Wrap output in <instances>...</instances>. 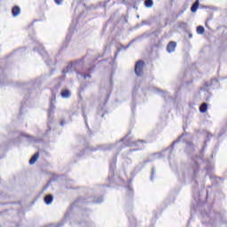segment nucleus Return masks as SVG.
<instances>
[{"label": "nucleus", "instance_id": "obj_45", "mask_svg": "<svg viewBox=\"0 0 227 227\" xmlns=\"http://www.w3.org/2000/svg\"><path fill=\"white\" fill-rule=\"evenodd\" d=\"M120 51V49L117 51V52L115 53V56H118V52Z\"/></svg>", "mask_w": 227, "mask_h": 227}, {"label": "nucleus", "instance_id": "obj_25", "mask_svg": "<svg viewBox=\"0 0 227 227\" xmlns=\"http://www.w3.org/2000/svg\"><path fill=\"white\" fill-rule=\"evenodd\" d=\"M155 176V167L152 168L151 170V180L153 181V176Z\"/></svg>", "mask_w": 227, "mask_h": 227}, {"label": "nucleus", "instance_id": "obj_29", "mask_svg": "<svg viewBox=\"0 0 227 227\" xmlns=\"http://www.w3.org/2000/svg\"><path fill=\"white\" fill-rule=\"evenodd\" d=\"M83 117H84V121H85V125H86L87 129H89V131L90 132V126L88 125V118L86 117V114H83Z\"/></svg>", "mask_w": 227, "mask_h": 227}, {"label": "nucleus", "instance_id": "obj_19", "mask_svg": "<svg viewBox=\"0 0 227 227\" xmlns=\"http://www.w3.org/2000/svg\"><path fill=\"white\" fill-rule=\"evenodd\" d=\"M103 201H104L103 197H98V198H94L92 201H89V203H102Z\"/></svg>", "mask_w": 227, "mask_h": 227}, {"label": "nucleus", "instance_id": "obj_15", "mask_svg": "<svg viewBox=\"0 0 227 227\" xmlns=\"http://www.w3.org/2000/svg\"><path fill=\"white\" fill-rule=\"evenodd\" d=\"M213 137H214V135H212V133L207 132V134H206V140L204 142L205 145H204L202 150H205V147L207 146V143H208V141H210V138Z\"/></svg>", "mask_w": 227, "mask_h": 227}, {"label": "nucleus", "instance_id": "obj_36", "mask_svg": "<svg viewBox=\"0 0 227 227\" xmlns=\"http://www.w3.org/2000/svg\"><path fill=\"white\" fill-rule=\"evenodd\" d=\"M128 192L129 194H132V188L130 186H128Z\"/></svg>", "mask_w": 227, "mask_h": 227}, {"label": "nucleus", "instance_id": "obj_48", "mask_svg": "<svg viewBox=\"0 0 227 227\" xmlns=\"http://www.w3.org/2000/svg\"><path fill=\"white\" fill-rule=\"evenodd\" d=\"M208 8H210L211 10H214V7H208Z\"/></svg>", "mask_w": 227, "mask_h": 227}, {"label": "nucleus", "instance_id": "obj_8", "mask_svg": "<svg viewBox=\"0 0 227 227\" xmlns=\"http://www.w3.org/2000/svg\"><path fill=\"white\" fill-rule=\"evenodd\" d=\"M175 49H176V42L170 41L167 45V52L171 54V52H175Z\"/></svg>", "mask_w": 227, "mask_h": 227}, {"label": "nucleus", "instance_id": "obj_12", "mask_svg": "<svg viewBox=\"0 0 227 227\" xmlns=\"http://www.w3.org/2000/svg\"><path fill=\"white\" fill-rule=\"evenodd\" d=\"M54 200V196L49 194L44 197V202L46 205H51L52 203V200Z\"/></svg>", "mask_w": 227, "mask_h": 227}, {"label": "nucleus", "instance_id": "obj_46", "mask_svg": "<svg viewBox=\"0 0 227 227\" xmlns=\"http://www.w3.org/2000/svg\"><path fill=\"white\" fill-rule=\"evenodd\" d=\"M143 24H146V21H142Z\"/></svg>", "mask_w": 227, "mask_h": 227}, {"label": "nucleus", "instance_id": "obj_5", "mask_svg": "<svg viewBox=\"0 0 227 227\" xmlns=\"http://www.w3.org/2000/svg\"><path fill=\"white\" fill-rule=\"evenodd\" d=\"M54 102H56V92H51V98L50 101V108L48 110V118L51 120V115L54 114V109H56V106H54Z\"/></svg>", "mask_w": 227, "mask_h": 227}, {"label": "nucleus", "instance_id": "obj_43", "mask_svg": "<svg viewBox=\"0 0 227 227\" xmlns=\"http://www.w3.org/2000/svg\"><path fill=\"white\" fill-rule=\"evenodd\" d=\"M104 116H106V114H101V118H104Z\"/></svg>", "mask_w": 227, "mask_h": 227}, {"label": "nucleus", "instance_id": "obj_18", "mask_svg": "<svg viewBox=\"0 0 227 227\" xmlns=\"http://www.w3.org/2000/svg\"><path fill=\"white\" fill-rule=\"evenodd\" d=\"M208 109V106L207 105V103H203L200 106V111L201 113H207V110Z\"/></svg>", "mask_w": 227, "mask_h": 227}, {"label": "nucleus", "instance_id": "obj_34", "mask_svg": "<svg viewBox=\"0 0 227 227\" xmlns=\"http://www.w3.org/2000/svg\"><path fill=\"white\" fill-rule=\"evenodd\" d=\"M56 4H61L63 3V0H55Z\"/></svg>", "mask_w": 227, "mask_h": 227}, {"label": "nucleus", "instance_id": "obj_42", "mask_svg": "<svg viewBox=\"0 0 227 227\" xmlns=\"http://www.w3.org/2000/svg\"><path fill=\"white\" fill-rule=\"evenodd\" d=\"M189 38H192V34H189Z\"/></svg>", "mask_w": 227, "mask_h": 227}, {"label": "nucleus", "instance_id": "obj_6", "mask_svg": "<svg viewBox=\"0 0 227 227\" xmlns=\"http://www.w3.org/2000/svg\"><path fill=\"white\" fill-rule=\"evenodd\" d=\"M145 67V61L138 60L135 65V74L137 77H141L143 75V68Z\"/></svg>", "mask_w": 227, "mask_h": 227}, {"label": "nucleus", "instance_id": "obj_38", "mask_svg": "<svg viewBox=\"0 0 227 227\" xmlns=\"http://www.w3.org/2000/svg\"><path fill=\"white\" fill-rule=\"evenodd\" d=\"M48 129L46 130V134H48V132H51V126L48 125Z\"/></svg>", "mask_w": 227, "mask_h": 227}, {"label": "nucleus", "instance_id": "obj_10", "mask_svg": "<svg viewBox=\"0 0 227 227\" xmlns=\"http://www.w3.org/2000/svg\"><path fill=\"white\" fill-rule=\"evenodd\" d=\"M12 17H19V15H20V7H19V5H15L12 9Z\"/></svg>", "mask_w": 227, "mask_h": 227}, {"label": "nucleus", "instance_id": "obj_11", "mask_svg": "<svg viewBox=\"0 0 227 227\" xmlns=\"http://www.w3.org/2000/svg\"><path fill=\"white\" fill-rule=\"evenodd\" d=\"M40 157V153H35L31 159L29 160V164L33 165L38 160V158Z\"/></svg>", "mask_w": 227, "mask_h": 227}, {"label": "nucleus", "instance_id": "obj_17", "mask_svg": "<svg viewBox=\"0 0 227 227\" xmlns=\"http://www.w3.org/2000/svg\"><path fill=\"white\" fill-rule=\"evenodd\" d=\"M144 4L145 8H152L153 6V0H145Z\"/></svg>", "mask_w": 227, "mask_h": 227}, {"label": "nucleus", "instance_id": "obj_24", "mask_svg": "<svg viewBox=\"0 0 227 227\" xmlns=\"http://www.w3.org/2000/svg\"><path fill=\"white\" fill-rule=\"evenodd\" d=\"M94 71H95V65L90 66V67L87 69V72H88L89 74H92V72H94Z\"/></svg>", "mask_w": 227, "mask_h": 227}, {"label": "nucleus", "instance_id": "obj_2", "mask_svg": "<svg viewBox=\"0 0 227 227\" xmlns=\"http://www.w3.org/2000/svg\"><path fill=\"white\" fill-rule=\"evenodd\" d=\"M82 67H84V58H82L80 60H76L74 62H71L70 64H68L67 66V67L65 69H63V74H68V72H72V68H74V71L76 72L77 75H78V79L79 77H83V79H91V74H84V73H81L80 70L82 69Z\"/></svg>", "mask_w": 227, "mask_h": 227}, {"label": "nucleus", "instance_id": "obj_26", "mask_svg": "<svg viewBox=\"0 0 227 227\" xmlns=\"http://www.w3.org/2000/svg\"><path fill=\"white\" fill-rule=\"evenodd\" d=\"M109 1H111V0L100 2L99 5L102 6L103 8H106V6H107V3H109Z\"/></svg>", "mask_w": 227, "mask_h": 227}, {"label": "nucleus", "instance_id": "obj_3", "mask_svg": "<svg viewBox=\"0 0 227 227\" xmlns=\"http://www.w3.org/2000/svg\"><path fill=\"white\" fill-rule=\"evenodd\" d=\"M203 224H214L215 221H222L223 215L221 213L210 211L209 213H201Z\"/></svg>", "mask_w": 227, "mask_h": 227}, {"label": "nucleus", "instance_id": "obj_47", "mask_svg": "<svg viewBox=\"0 0 227 227\" xmlns=\"http://www.w3.org/2000/svg\"><path fill=\"white\" fill-rule=\"evenodd\" d=\"M123 4H125V0H122Z\"/></svg>", "mask_w": 227, "mask_h": 227}, {"label": "nucleus", "instance_id": "obj_28", "mask_svg": "<svg viewBox=\"0 0 227 227\" xmlns=\"http://www.w3.org/2000/svg\"><path fill=\"white\" fill-rule=\"evenodd\" d=\"M199 168H200V164L198 163L197 160H195V168H194V169H193L194 175H196L197 169H198Z\"/></svg>", "mask_w": 227, "mask_h": 227}, {"label": "nucleus", "instance_id": "obj_41", "mask_svg": "<svg viewBox=\"0 0 227 227\" xmlns=\"http://www.w3.org/2000/svg\"><path fill=\"white\" fill-rule=\"evenodd\" d=\"M194 186L198 187V182L194 181Z\"/></svg>", "mask_w": 227, "mask_h": 227}, {"label": "nucleus", "instance_id": "obj_35", "mask_svg": "<svg viewBox=\"0 0 227 227\" xmlns=\"http://www.w3.org/2000/svg\"><path fill=\"white\" fill-rule=\"evenodd\" d=\"M65 123H67V121H66L65 120H62V121H60L61 127L65 126Z\"/></svg>", "mask_w": 227, "mask_h": 227}, {"label": "nucleus", "instance_id": "obj_1", "mask_svg": "<svg viewBox=\"0 0 227 227\" xmlns=\"http://www.w3.org/2000/svg\"><path fill=\"white\" fill-rule=\"evenodd\" d=\"M129 136H130V131L124 137L121 138L119 142L115 144H106L102 145H98L96 148L92 149V152H97V150H100L101 152H107L109 150H113V148H116V146L120 145V143H124L123 145L117 146L116 155H118V153H120V152H121V150H123L125 146H132L133 145L135 146H137V142H133L130 137H129Z\"/></svg>", "mask_w": 227, "mask_h": 227}, {"label": "nucleus", "instance_id": "obj_14", "mask_svg": "<svg viewBox=\"0 0 227 227\" xmlns=\"http://www.w3.org/2000/svg\"><path fill=\"white\" fill-rule=\"evenodd\" d=\"M184 136H187V133H185V131H184L181 136H179L176 140H175V141L171 144L170 148H175V145H176V143H178L179 141H181V139H182V137H184Z\"/></svg>", "mask_w": 227, "mask_h": 227}, {"label": "nucleus", "instance_id": "obj_20", "mask_svg": "<svg viewBox=\"0 0 227 227\" xmlns=\"http://www.w3.org/2000/svg\"><path fill=\"white\" fill-rule=\"evenodd\" d=\"M215 84H219V80L216 78L211 79L210 83H206L207 86H214Z\"/></svg>", "mask_w": 227, "mask_h": 227}, {"label": "nucleus", "instance_id": "obj_23", "mask_svg": "<svg viewBox=\"0 0 227 227\" xmlns=\"http://www.w3.org/2000/svg\"><path fill=\"white\" fill-rule=\"evenodd\" d=\"M149 36H152V35L148 32H145L140 35V38H148Z\"/></svg>", "mask_w": 227, "mask_h": 227}, {"label": "nucleus", "instance_id": "obj_22", "mask_svg": "<svg viewBox=\"0 0 227 227\" xmlns=\"http://www.w3.org/2000/svg\"><path fill=\"white\" fill-rule=\"evenodd\" d=\"M148 162H152V160H150V158H148V160H144L143 162H140V166L142 168H145V166L148 164Z\"/></svg>", "mask_w": 227, "mask_h": 227}, {"label": "nucleus", "instance_id": "obj_21", "mask_svg": "<svg viewBox=\"0 0 227 227\" xmlns=\"http://www.w3.org/2000/svg\"><path fill=\"white\" fill-rule=\"evenodd\" d=\"M197 33L198 35H203L205 33V27L203 26L197 27Z\"/></svg>", "mask_w": 227, "mask_h": 227}, {"label": "nucleus", "instance_id": "obj_16", "mask_svg": "<svg viewBox=\"0 0 227 227\" xmlns=\"http://www.w3.org/2000/svg\"><path fill=\"white\" fill-rule=\"evenodd\" d=\"M62 98H70V90H65L61 91Z\"/></svg>", "mask_w": 227, "mask_h": 227}, {"label": "nucleus", "instance_id": "obj_39", "mask_svg": "<svg viewBox=\"0 0 227 227\" xmlns=\"http://www.w3.org/2000/svg\"><path fill=\"white\" fill-rule=\"evenodd\" d=\"M200 159L202 162H205V160L203 159V156H200Z\"/></svg>", "mask_w": 227, "mask_h": 227}, {"label": "nucleus", "instance_id": "obj_40", "mask_svg": "<svg viewBox=\"0 0 227 227\" xmlns=\"http://www.w3.org/2000/svg\"><path fill=\"white\" fill-rule=\"evenodd\" d=\"M137 143H146L145 140H138Z\"/></svg>", "mask_w": 227, "mask_h": 227}, {"label": "nucleus", "instance_id": "obj_44", "mask_svg": "<svg viewBox=\"0 0 227 227\" xmlns=\"http://www.w3.org/2000/svg\"><path fill=\"white\" fill-rule=\"evenodd\" d=\"M145 146L142 145V147L138 148V150H143Z\"/></svg>", "mask_w": 227, "mask_h": 227}, {"label": "nucleus", "instance_id": "obj_13", "mask_svg": "<svg viewBox=\"0 0 227 227\" xmlns=\"http://www.w3.org/2000/svg\"><path fill=\"white\" fill-rule=\"evenodd\" d=\"M200 7V0H197L191 7V12L192 13H195L197 12L198 8Z\"/></svg>", "mask_w": 227, "mask_h": 227}, {"label": "nucleus", "instance_id": "obj_27", "mask_svg": "<svg viewBox=\"0 0 227 227\" xmlns=\"http://www.w3.org/2000/svg\"><path fill=\"white\" fill-rule=\"evenodd\" d=\"M160 93H163L162 97L165 99L167 97H169V94H168V91H166V90H160Z\"/></svg>", "mask_w": 227, "mask_h": 227}, {"label": "nucleus", "instance_id": "obj_7", "mask_svg": "<svg viewBox=\"0 0 227 227\" xmlns=\"http://www.w3.org/2000/svg\"><path fill=\"white\" fill-rule=\"evenodd\" d=\"M118 157L116 154L112 158V161L110 162V173H112V176L114 175V170L116 169V160Z\"/></svg>", "mask_w": 227, "mask_h": 227}, {"label": "nucleus", "instance_id": "obj_4", "mask_svg": "<svg viewBox=\"0 0 227 227\" xmlns=\"http://www.w3.org/2000/svg\"><path fill=\"white\" fill-rule=\"evenodd\" d=\"M34 51H39V54H41V56H43L46 65H52V62L51 61V59L49 58V53H47V51H45V49L43 48V46H40L39 49L34 48Z\"/></svg>", "mask_w": 227, "mask_h": 227}, {"label": "nucleus", "instance_id": "obj_30", "mask_svg": "<svg viewBox=\"0 0 227 227\" xmlns=\"http://www.w3.org/2000/svg\"><path fill=\"white\" fill-rule=\"evenodd\" d=\"M66 40L67 41V42H70V40H72V34H67V35L66 36Z\"/></svg>", "mask_w": 227, "mask_h": 227}, {"label": "nucleus", "instance_id": "obj_37", "mask_svg": "<svg viewBox=\"0 0 227 227\" xmlns=\"http://www.w3.org/2000/svg\"><path fill=\"white\" fill-rule=\"evenodd\" d=\"M154 155H158V157L160 158V153H153V157H154Z\"/></svg>", "mask_w": 227, "mask_h": 227}, {"label": "nucleus", "instance_id": "obj_9", "mask_svg": "<svg viewBox=\"0 0 227 227\" xmlns=\"http://www.w3.org/2000/svg\"><path fill=\"white\" fill-rule=\"evenodd\" d=\"M21 136L23 137H27L29 143H40V141H42L41 139H36L35 137H31L26 133H21Z\"/></svg>", "mask_w": 227, "mask_h": 227}, {"label": "nucleus", "instance_id": "obj_32", "mask_svg": "<svg viewBox=\"0 0 227 227\" xmlns=\"http://www.w3.org/2000/svg\"><path fill=\"white\" fill-rule=\"evenodd\" d=\"M121 49H124V51H127V49H129V47H130V43L127 46L121 45Z\"/></svg>", "mask_w": 227, "mask_h": 227}, {"label": "nucleus", "instance_id": "obj_33", "mask_svg": "<svg viewBox=\"0 0 227 227\" xmlns=\"http://www.w3.org/2000/svg\"><path fill=\"white\" fill-rule=\"evenodd\" d=\"M65 223H63V222H61V223H57L56 225H55V227H61V226H63Z\"/></svg>", "mask_w": 227, "mask_h": 227}, {"label": "nucleus", "instance_id": "obj_31", "mask_svg": "<svg viewBox=\"0 0 227 227\" xmlns=\"http://www.w3.org/2000/svg\"><path fill=\"white\" fill-rule=\"evenodd\" d=\"M206 171H212V165H207V167L204 168Z\"/></svg>", "mask_w": 227, "mask_h": 227}]
</instances>
